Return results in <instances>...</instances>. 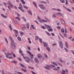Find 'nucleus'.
Listing matches in <instances>:
<instances>
[{"label":"nucleus","mask_w":74,"mask_h":74,"mask_svg":"<svg viewBox=\"0 0 74 74\" xmlns=\"http://www.w3.org/2000/svg\"><path fill=\"white\" fill-rule=\"evenodd\" d=\"M9 38L10 40L12 41V42H11V44L10 45V46L11 48H14V49L15 48V43L14 42V40H12L11 37L9 36Z\"/></svg>","instance_id":"obj_1"},{"label":"nucleus","mask_w":74,"mask_h":74,"mask_svg":"<svg viewBox=\"0 0 74 74\" xmlns=\"http://www.w3.org/2000/svg\"><path fill=\"white\" fill-rule=\"evenodd\" d=\"M45 17L46 19H47V20H42L38 16V19L39 20V22H40V23H42V22H47V21H49L48 20V19H47L46 17L45 16Z\"/></svg>","instance_id":"obj_2"},{"label":"nucleus","mask_w":74,"mask_h":74,"mask_svg":"<svg viewBox=\"0 0 74 74\" xmlns=\"http://www.w3.org/2000/svg\"><path fill=\"white\" fill-rule=\"evenodd\" d=\"M21 55L23 57V58H24V59L25 60V61L27 63H29L30 62V59L29 58L27 57H24V54H21Z\"/></svg>","instance_id":"obj_3"},{"label":"nucleus","mask_w":74,"mask_h":74,"mask_svg":"<svg viewBox=\"0 0 74 74\" xmlns=\"http://www.w3.org/2000/svg\"><path fill=\"white\" fill-rule=\"evenodd\" d=\"M5 54L7 58H9V56H8V55L11 56V55H13V56L14 57V58H15V55L14 54H11V53H8L7 54L5 53Z\"/></svg>","instance_id":"obj_4"},{"label":"nucleus","mask_w":74,"mask_h":74,"mask_svg":"<svg viewBox=\"0 0 74 74\" xmlns=\"http://www.w3.org/2000/svg\"><path fill=\"white\" fill-rule=\"evenodd\" d=\"M50 67H55V66L53 65H51V66L46 65L45 66V69H47V70H49L50 69Z\"/></svg>","instance_id":"obj_5"},{"label":"nucleus","mask_w":74,"mask_h":74,"mask_svg":"<svg viewBox=\"0 0 74 74\" xmlns=\"http://www.w3.org/2000/svg\"><path fill=\"white\" fill-rule=\"evenodd\" d=\"M39 7L41 8L42 10H45V8L44 7V6L42 5H39Z\"/></svg>","instance_id":"obj_6"},{"label":"nucleus","mask_w":74,"mask_h":74,"mask_svg":"<svg viewBox=\"0 0 74 74\" xmlns=\"http://www.w3.org/2000/svg\"><path fill=\"white\" fill-rule=\"evenodd\" d=\"M59 45L60 48H63V44H62V41H60V42Z\"/></svg>","instance_id":"obj_7"},{"label":"nucleus","mask_w":74,"mask_h":74,"mask_svg":"<svg viewBox=\"0 0 74 74\" xmlns=\"http://www.w3.org/2000/svg\"><path fill=\"white\" fill-rule=\"evenodd\" d=\"M56 15H58V16H63V14L62 13H60L59 12H57L56 13Z\"/></svg>","instance_id":"obj_8"},{"label":"nucleus","mask_w":74,"mask_h":74,"mask_svg":"<svg viewBox=\"0 0 74 74\" xmlns=\"http://www.w3.org/2000/svg\"><path fill=\"white\" fill-rule=\"evenodd\" d=\"M27 53L29 54V55L30 56H32V57L33 56V55L32 54V53H30V52L27 51Z\"/></svg>","instance_id":"obj_9"},{"label":"nucleus","mask_w":74,"mask_h":74,"mask_svg":"<svg viewBox=\"0 0 74 74\" xmlns=\"http://www.w3.org/2000/svg\"><path fill=\"white\" fill-rule=\"evenodd\" d=\"M43 44L44 45V46L45 47H48V44H47V43H45L44 42H43Z\"/></svg>","instance_id":"obj_10"},{"label":"nucleus","mask_w":74,"mask_h":74,"mask_svg":"<svg viewBox=\"0 0 74 74\" xmlns=\"http://www.w3.org/2000/svg\"><path fill=\"white\" fill-rule=\"evenodd\" d=\"M20 66L22 67H23V68H25V69H26V66H25L23 64L20 63Z\"/></svg>","instance_id":"obj_11"},{"label":"nucleus","mask_w":74,"mask_h":74,"mask_svg":"<svg viewBox=\"0 0 74 74\" xmlns=\"http://www.w3.org/2000/svg\"><path fill=\"white\" fill-rule=\"evenodd\" d=\"M61 32L62 34L64 33V29L63 28H62L61 29Z\"/></svg>","instance_id":"obj_12"},{"label":"nucleus","mask_w":74,"mask_h":74,"mask_svg":"<svg viewBox=\"0 0 74 74\" xmlns=\"http://www.w3.org/2000/svg\"><path fill=\"white\" fill-rule=\"evenodd\" d=\"M60 21H61V22H62V23H63V24H65V22L64 21V20H63V19L60 18Z\"/></svg>","instance_id":"obj_13"},{"label":"nucleus","mask_w":74,"mask_h":74,"mask_svg":"<svg viewBox=\"0 0 74 74\" xmlns=\"http://www.w3.org/2000/svg\"><path fill=\"white\" fill-rule=\"evenodd\" d=\"M45 27H47V28H51V26L49 25L45 24Z\"/></svg>","instance_id":"obj_14"},{"label":"nucleus","mask_w":74,"mask_h":74,"mask_svg":"<svg viewBox=\"0 0 74 74\" xmlns=\"http://www.w3.org/2000/svg\"><path fill=\"white\" fill-rule=\"evenodd\" d=\"M17 39L19 41H21V37L18 36L17 37Z\"/></svg>","instance_id":"obj_15"},{"label":"nucleus","mask_w":74,"mask_h":74,"mask_svg":"<svg viewBox=\"0 0 74 74\" xmlns=\"http://www.w3.org/2000/svg\"><path fill=\"white\" fill-rule=\"evenodd\" d=\"M28 12L29 14L30 15H32V11L31 10H29L28 11Z\"/></svg>","instance_id":"obj_16"},{"label":"nucleus","mask_w":74,"mask_h":74,"mask_svg":"<svg viewBox=\"0 0 74 74\" xmlns=\"http://www.w3.org/2000/svg\"><path fill=\"white\" fill-rule=\"evenodd\" d=\"M37 56L38 58H41V55L40 54H38L37 55Z\"/></svg>","instance_id":"obj_17"},{"label":"nucleus","mask_w":74,"mask_h":74,"mask_svg":"<svg viewBox=\"0 0 74 74\" xmlns=\"http://www.w3.org/2000/svg\"><path fill=\"white\" fill-rule=\"evenodd\" d=\"M19 33L21 36H23L24 34V33L23 32L21 31L19 32Z\"/></svg>","instance_id":"obj_18"},{"label":"nucleus","mask_w":74,"mask_h":74,"mask_svg":"<svg viewBox=\"0 0 74 74\" xmlns=\"http://www.w3.org/2000/svg\"><path fill=\"white\" fill-rule=\"evenodd\" d=\"M26 26L28 28V29H29V26H30V25H29V23H27L26 24Z\"/></svg>","instance_id":"obj_19"},{"label":"nucleus","mask_w":74,"mask_h":74,"mask_svg":"<svg viewBox=\"0 0 74 74\" xmlns=\"http://www.w3.org/2000/svg\"><path fill=\"white\" fill-rule=\"evenodd\" d=\"M11 62L12 63H17V61H15V60H12L11 61Z\"/></svg>","instance_id":"obj_20"},{"label":"nucleus","mask_w":74,"mask_h":74,"mask_svg":"<svg viewBox=\"0 0 74 74\" xmlns=\"http://www.w3.org/2000/svg\"><path fill=\"white\" fill-rule=\"evenodd\" d=\"M14 31L15 32L16 34H18V33H19L18 32V31H16V30L14 29Z\"/></svg>","instance_id":"obj_21"},{"label":"nucleus","mask_w":74,"mask_h":74,"mask_svg":"<svg viewBox=\"0 0 74 74\" xmlns=\"http://www.w3.org/2000/svg\"><path fill=\"white\" fill-rule=\"evenodd\" d=\"M35 61L36 63H38V62H39V61L38 60V59H37V58H36L35 59Z\"/></svg>","instance_id":"obj_22"},{"label":"nucleus","mask_w":74,"mask_h":74,"mask_svg":"<svg viewBox=\"0 0 74 74\" xmlns=\"http://www.w3.org/2000/svg\"><path fill=\"white\" fill-rule=\"evenodd\" d=\"M48 31H49V32H53V29H49V28L48 29Z\"/></svg>","instance_id":"obj_23"},{"label":"nucleus","mask_w":74,"mask_h":74,"mask_svg":"<svg viewBox=\"0 0 74 74\" xmlns=\"http://www.w3.org/2000/svg\"><path fill=\"white\" fill-rule=\"evenodd\" d=\"M15 19H18V20L19 21H20V20H21V18H19V17H15Z\"/></svg>","instance_id":"obj_24"},{"label":"nucleus","mask_w":74,"mask_h":74,"mask_svg":"<svg viewBox=\"0 0 74 74\" xmlns=\"http://www.w3.org/2000/svg\"><path fill=\"white\" fill-rule=\"evenodd\" d=\"M65 45L66 47V48H69V46H68V43L67 42H65Z\"/></svg>","instance_id":"obj_25"},{"label":"nucleus","mask_w":74,"mask_h":74,"mask_svg":"<svg viewBox=\"0 0 74 74\" xmlns=\"http://www.w3.org/2000/svg\"><path fill=\"white\" fill-rule=\"evenodd\" d=\"M52 63L54 65H55V66H58V64H57L56 62H52Z\"/></svg>","instance_id":"obj_26"},{"label":"nucleus","mask_w":74,"mask_h":74,"mask_svg":"<svg viewBox=\"0 0 74 74\" xmlns=\"http://www.w3.org/2000/svg\"><path fill=\"white\" fill-rule=\"evenodd\" d=\"M60 1L61 3H64L65 2L64 0H60Z\"/></svg>","instance_id":"obj_27"},{"label":"nucleus","mask_w":74,"mask_h":74,"mask_svg":"<svg viewBox=\"0 0 74 74\" xmlns=\"http://www.w3.org/2000/svg\"><path fill=\"white\" fill-rule=\"evenodd\" d=\"M1 16H3V17L4 18H5L7 17L6 16H4V15L3 14H1Z\"/></svg>","instance_id":"obj_28"},{"label":"nucleus","mask_w":74,"mask_h":74,"mask_svg":"<svg viewBox=\"0 0 74 74\" xmlns=\"http://www.w3.org/2000/svg\"><path fill=\"white\" fill-rule=\"evenodd\" d=\"M18 9H19V10H20L22 12H25V11H24V10L21 8H20V7H18Z\"/></svg>","instance_id":"obj_29"},{"label":"nucleus","mask_w":74,"mask_h":74,"mask_svg":"<svg viewBox=\"0 0 74 74\" xmlns=\"http://www.w3.org/2000/svg\"><path fill=\"white\" fill-rule=\"evenodd\" d=\"M62 74H66V73H65V72H66V71H65L62 69Z\"/></svg>","instance_id":"obj_30"},{"label":"nucleus","mask_w":74,"mask_h":74,"mask_svg":"<svg viewBox=\"0 0 74 74\" xmlns=\"http://www.w3.org/2000/svg\"><path fill=\"white\" fill-rule=\"evenodd\" d=\"M5 40L6 43H7V44H8V40H7V38H5Z\"/></svg>","instance_id":"obj_31"},{"label":"nucleus","mask_w":74,"mask_h":74,"mask_svg":"<svg viewBox=\"0 0 74 74\" xmlns=\"http://www.w3.org/2000/svg\"><path fill=\"white\" fill-rule=\"evenodd\" d=\"M9 27L10 30H12V27H11V25H9Z\"/></svg>","instance_id":"obj_32"},{"label":"nucleus","mask_w":74,"mask_h":74,"mask_svg":"<svg viewBox=\"0 0 74 74\" xmlns=\"http://www.w3.org/2000/svg\"><path fill=\"white\" fill-rule=\"evenodd\" d=\"M31 26L32 27V29H33L34 30H35V29H36V28L34 27L33 25H31Z\"/></svg>","instance_id":"obj_33"},{"label":"nucleus","mask_w":74,"mask_h":74,"mask_svg":"<svg viewBox=\"0 0 74 74\" xmlns=\"http://www.w3.org/2000/svg\"><path fill=\"white\" fill-rule=\"evenodd\" d=\"M35 38H36V39H35V40L36 41V40H39V38H38V37L37 36H35Z\"/></svg>","instance_id":"obj_34"},{"label":"nucleus","mask_w":74,"mask_h":74,"mask_svg":"<svg viewBox=\"0 0 74 74\" xmlns=\"http://www.w3.org/2000/svg\"><path fill=\"white\" fill-rule=\"evenodd\" d=\"M21 1L23 4H25V1H23V0H21Z\"/></svg>","instance_id":"obj_35"},{"label":"nucleus","mask_w":74,"mask_h":74,"mask_svg":"<svg viewBox=\"0 0 74 74\" xmlns=\"http://www.w3.org/2000/svg\"><path fill=\"white\" fill-rule=\"evenodd\" d=\"M33 4L35 5V6L36 7H37V5L36 4V3L35 2H33Z\"/></svg>","instance_id":"obj_36"},{"label":"nucleus","mask_w":74,"mask_h":74,"mask_svg":"<svg viewBox=\"0 0 74 74\" xmlns=\"http://www.w3.org/2000/svg\"><path fill=\"white\" fill-rule=\"evenodd\" d=\"M23 7L24 8H25V9H26L27 10V9H28V7H27L25 5L23 6Z\"/></svg>","instance_id":"obj_37"},{"label":"nucleus","mask_w":74,"mask_h":74,"mask_svg":"<svg viewBox=\"0 0 74 74\" xmlns=\"http://www.w3.org/2000/svg\"><path fill=\"white\" fill-rule=\"evenodd\" d=\"M46 49L48 51H50V49H49V48L48 47H46Z\"/></svg>","instance_id":"obj_38"},{"label":"nucleus","mask_w":74,"mask_h":74,"mask_svg":"<svg viewBox=\"0 0 74 74\" xmlns=\"http://www.w3.org/2000/svg\"><path fill=\"white\" fill-rule=\"evenodd\" d=\"M46 32V33L47 34L48 36H51V34H50L49 33H48V32Z\"/></svg>","instance_id":"obj_39"},{"label":"nucleus","mask_w":74,"mask_h":74,"mask_svg":"<svg viewBox=\"0 0 74 74\" xmlns=\"http://www.w3.org/2000/svg\"><path fill=\"white\" fill-rule=\"evenodd\" d=\"M40 3H44V4H47V2L44 1H43V2H41Z\"/></svg>","instance_id":"obj_40"},{"label":"nucleus","mask_w":74,"mask_h":74,"mask_svg":"<svg viewBox=\"0 0 74 74\" xmlns=\"http://www.w3.org/2000/svg\"><path fill=\"white\" fill-rule=\"evenodd\" d=\"M19 52L20 53H22V50L21 49L19 50Z\"/></svg>","instance_id":"obj_41"},{"label":"nucleus","mask_w":74,"mask_h":74,"mask_svg":"<svg viewBox=\"0 0 74 74\" xmlns=\"http://www.w3.org/2000/svg\"><path fill=\"white\" fill-rule=\"evenodd\" d=\"M59 60L60 61V62H61V63H63V62H63L62 60L61 59H60L59 58Z\"/></svg>","instance_id":"obj_42"},{"label":"nucleus","mask_w":74,"mask_h":74,"mask_svg":"<svg viewBox=\"0 0 74 74\" xmlns=\"http://www.w3.org/2000/svg\"><path fill=\"white\" fill-rule=\"evenodd\" d=\"M29 68L30 69H32L33 70L34 69V68H33V67H32L30 66H28V69Z\"/></svg>","instance_id":"obj_43"},{"label":"nucleus","mask_w":74,"mask_h":74,"mask_svg":"<svg viewBox=\"0 0 74 74\" xmlns=\"http://www.w3.org/2000/svg\"><path fill=\"white\" fill-rule=\"evenodd\" d=\"M14 22L15 23V24H16V25H18V23L16 21H14Z\"/></svg>","instance_id":"obj_44"},{"label":"nucleus","mask_w":74,"mask_h":74,"mask_svg":"<svg viewBox=\"0 0 74 74\" xmlns=\"http://www.w3.org/2000/svg\"><path fill=\"white\" fill-rule=\"evenodd\" d=\"M39 41L41 43H42V39L39 38Z\"/></svg>","instance_id":"obj_45"},{"label":"nucleus","mask_w":74,"mask_h":74,"mask_svg":"<svg viewBox=\"0 0 74 74\" xmlns=\"http://www.w3.org/2000/svg\"><path fill=\"white\" fill-rule=\"evenodd\" d=\"M21 70H22V71H23L24 72H26V70L25 69H21Z\"/></svg>","instance_id":"obj_46"},{"label":"nucleus","mask_w":74,"mask_h":74,"mask_svg":"<svg viewBox=\"0 0 74 74\" xmlns=\"http://www.w3.org/2000/svg\"><path fill=\"white\" fill-rule=\"evenodd\" d=\"M52 16V17H53V18H55V17H56V15H55V14H53Z\"/></svg>","instance_id":"obj_47"},{"label":"nucleus","mask_w":74,"mask_h":74,"mask_svg":"<svg viewBox=\"0 0 74 74\" xmlns=\"http://www.w3.org/2000/svg\"><path fill=\"white\" fill-rule=\"evenodd\" d=\"M22 19H23L25 22H26V19L25 18V17H23Z\"/></svg>","instance_id":"obj_48"},{"label":"nucleus","mask_w":74,"mask_h":74,"mask_svg":"<svg viewBox=\"0 0 74 74\" xmlns=\"http://www.w3.org/2000/svg\"><path fill=\"white\" fill-rule=\"evenodd\" d=\"M41 27L42 29H45V27L44 26H41Z\"/></svg>","instance_id":"obj_49"},{"label":"nucleus","mask_w":74,"mask_h":74,"mask_svg":"<svg viewBox=\"0 0 74 74\" xmlns=\"http://www.w3.org/2000/svg\"><path fill=\"white\" fill-rule=\"evenodd\" d=\"M17 59L20 61H22V60H21V58H17Z\"/></svg>","instance_id":"obj_50"},{"label":"nucleus","mask_w":74,"mask_h":74,"mask_svg":"<svg viewBox=\"0 0 74 74\" xmlns=\"http://www.w3.org/2000/svg\"><path fill=\"white\" fill-rule=\"evenodd\" d=\"M67 10H68V11H69V12H71V10H70L69 9L67 8Z\"/></svg>","instance_id":"obj_51"},{"label":"nucleus","mask_w":74,"mask_h":74,"mask_svg":"<svg viewBox=\"0 0 74 74\" xmlns=\"http://www.w3.org/2000/svg\"><path fill=\"white\" fill-rule=\"evenodd\" d=\"M44 56L45 58H48V56H47V55L46 54H45Z\"/></svg>","instance_id":"obj_52"},{"label":"nucleus","mask_w":74,"mask_h":74,"mask_svg":"<svg viewBox=\"0 0 74 74\" xmlns=\"http://www.w3.org/2000/svg\"><path fill=\"white\" fill-rule=\"evenodd\" d=\"M64 49H65V51H66V52H68V50L67 49H66V48H64Z\"/></svg>","instance_id":"obj_53"},{"label":"nucleus","mask_w":74,"mask_h":74,"mask_svg":"<svg viewBox=\"0 0 74 74\" xmlns=\"http://www.w3.org/2000/svg\"><path fill=\"white\" fill-rule=\"evenodd\" d=\"M3 4H4V5H5V7H7V6L6 5L7 3H5V2H3Z\"/></svg>","instance_id":"obj_54"},{"label":"nucleus","mask_w":74,"mask_h":74,"mask_svg":"<svg viewBox=\"0 0 74 74\" xmlns=\"http://www.w3.org/2000/svg\"><path fill=\"white\" fill-rule=\"evenodd\" d=\"M58 65H59V66H62V64H61L58 63Z\"/></svg>","instance_id":"obj_55"},{"label":"nucleus","mask_w":74,"mask_h":74,"mask_svg":"<svg viewBox=\"0 0 74 74\" xmlns=\"http://www.w3.org/2000/svg\"><path fill=\"white\" fill-rule=\"evenodd\" d=\"M20 7H20V8H23V7H22V5H20Z\"/></svg>","instance_id":"obj_56"},{"label":"nucleus","mask_w":74,"mask_h":74,"mask_svg":"<svg viewBox=\"0 0 74 74\" xmlns=\"http://www.w3.org/2000/svg\"><path fill=\"white\" fill-rule=\"evenodd\" d=\"M31 59L30 60L32 62H34L33 60V59L32 58H31Z\"/></svg>","instance_id":"obj_57"},{"label":"nucleus","mask_w":74,"mask_h":74,"mask_svg":"<svg viewBox=\"0 0 74 74\" xmlns=\"http://www.w3.org/2000/svg\"><path fill=\"white\" fill-rule=\"evenodd\" d=\"M51 34L52 35V36H55V34L54 33H51Z\"/></svg>","instance_id":"obj_58"},{"label":"nucleus","mask_w":74,"mask_h":74,"mask_svg":"<svg viewBox=\"0 0 74 74\" xmlns=\"http://www.w3.org/2000/svg\"><path fill=\"white\" fill-rule=\"evenodd\" d=\"M16 14L17 15V16H20V15L19 14H18V13H16Z\"/></svg>","instance_id":"obj_59"},{"label":"nucleus","mask_w":74,"mask_h":74,"mask_svg":"<svg viewBox=\"0 0 74 74\" xmlns=\"http://www.w3.org/2000/svg\"><path fill=\"white\" fill-rule=\"evenodd\" d=\"M67 0H66V4H68V1Z\"/></svg>","instance_id":"obj_60"},{"label":"nucleus","mask_w":74,"mask_h":74,"mask_svg":"<svg viewBox=\"0 0 74 74\" xmlns=\"http://www.w3.org/2000/svg\"><path fill=\"white\" fill-rule=\"evenodd\" d=\"M57 11H59L60 12H61V10H60V9H57Z\"/></svg>","instance_id":"obj_61"},{"label":"nucleus","mask_w":74,"mask_h":74,"mask_svg":"<svg viewBox=\"0 0 74 74\" xmlns=\"http://www.w3.org/2000/svg\"><path fill=\"white\" fill-rule=\"evenodd\" d=\"M27 48L29 51H30V47H27Z\"/></svg>","instance_id":"obj_62"},{"label":"nucleus","mask_w":74,"mask_h":74,"mask_svg":"<svg viewBox=\"0 0 74 74\" xmlns=\"http://www.w3.org/2000/svg\"><path fill=\"white\" fill-rule=\"evenodd\" d=\"M18 74H22V73H21V72H18Z\"/></svg>","instance_id":"obj_63"},{"label":"nucleus","mask_w":74,"mask_h":74,"mask_svg":"<svg viewBox=\"0 0 74 74\" xmlns=\"http://www.w3.org/2000/svg\"><path fill=\"white\" fill-rule=\"evenodd\" d=\"M32 73L33 74H36V73L34 72L33 71H32Z\"/></svg>","instance_id":"obj_64"}]
</instances>
